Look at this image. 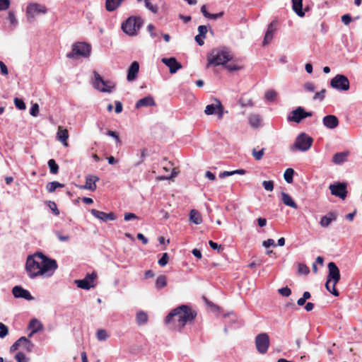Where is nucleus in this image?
<instances>
[{"label": "nucleus", "instance_id": "obj_1", "mask_svg": "<svg viewBox=\"0 0 362 362\" xmlns=\"http://www.w3.org/2000/svg\"><path fill=\"white\" fill-rule=\"evenodd\" d=\"M57 267L56 260L47 257L40 252L28 255L25 263V270L31 279L38 276H51Z\"/></svg>", "mask_w": 362, "mask_h": 362}, {"label": "nucleus", "instance_id": "obj_2", "mask_svg": "<svg viewBox=\"0 0 362 362\" xmlns=\"http://www.w3.org/2000/svg\"><path fill=\"white\" fill-rule=\"evenodd\" d=\"M197 315L190 306L182 305L171 310L166 316L165 323L173 329L181 331L187 324L194 321Z\"/></svg>", "mask_w": 362, "mask_h": 362}, {"label": "nucleus", "instance_id": "obj_3", "mask_svg": "<svg viewBox=\"0 0 362 362\" xmlns=\"http://www.w3.org/2000/svg\"><path fill=\"white\" fill-rule=\"evenodd\" d=\"M329 273L325 283L326 289L334 296H339V293L335 286L340 280L339 269L334 262H329L327 265Z\"/></svg>", "mask_w": 362, "mask_h": 362}, {"label": "nucleus", "instance_id": "obj_4", "mask_svg": "<svg viewBox=\"0 0 362 362\" xmlns=\"http://www.w3.org/2000/svg\"><path fill=\"white\" fill-rule=\"evenodd\" d=\"M232 59L230 52L224 49H214L207 56V67L211 65H225Z\"/></svg>", "mask_w": 362, "mask_h": 362}, {"label": "nucleus", "instance_id": "obj_5", "mask_svg": "<svg viewBox=\"0 0 362 362\" xmlns=\"http://www.w3.org/2000/svg\"><path fill=\"white\" fill-rule=\"evenodd\" d=\"M91 52V46L86 42H77L72 45L71 51L66 54V57L78 59L80 57L87 58Z\"/></svg>", "mask_w": 362, "mask_h": 362}, {"label": "nucleus", "instance_id": "obj_6", "mask_svg": "<svg viewBox=\"0 0 362 362\" xmlns=\"http://www.w3.org/2000/svg\"><path fill=\"white\" fill-rule=\"evenodd\" d=\"M161 168L160 169V180H173L179 173V170L173 166L171 161H168L165 158L160 163Z\"/></svg>", "mask_w": 362, "mask_h": 362}, {"label": "nucleus", "instance_id": "obj_7", "mask_svg": "<svg viewBox=\"0 0 362 362\" xmlns=\"http://www.w3.org/2000/svg\"><path fill=\"white\" fill-rule=\"evenodd\" d=\"M313 139L305 133H300L296 139L294 144L291 147L292 151L296 150L301 151H308L312 146Z\"/></svg>", "mask_w": 362, "mask_h": 362}, {"label": "nucleus", "instance_id": "obj_8", "mask_svg": "<svg viewBox=\"0 0 362 362\" xmlns=\"http://www.w3.org/2000/svg\"><path fill=\"white\" fill-rule=\"evenodd\" d=\"M142 23L141 18L132 16L122 23V28L125 33L129 35H134L141 28Z\"/></svg>", "mask_w": 362, "mask_h": 362}, {"label": "nucleus", "instance_id": "obj_9", "mask_svg": "<svg viewBox=\"0 0 362 362\" xmlns=\"http://www.w3.org/2000/svg\"><path fill=\"white\" fill-rule=\"evenodd\" d=\"M330 86L336 90L346 91L350 88V83L346 76L337 74L332 78Z\"/></svg>", "mask_w": 362, "mask_h": 362}, {"label": "nucleus", "instance_id": "obj_10", "mask_svg": "<svg viewBox=\"0 0 362 362\" xmlns=\"http://www.w3.org/2000/svg\"><path fill=\"white\" fill-rule=\"evenodd\" d=\"M270 340L269 337L267 333H261L255 337V346L257 351L261 354H264L267 352L269 347Z\"/></svg>", "mask_w": 362, "mask_h": 362}, {"label": "nucleus", "instance_id": "obj_11", "mask_svg": "<svg viewBox=\"0 0 362 362\" xmlns=\"http://www.w3.org/2000/svg\"><path fill=\"white\" fill-rule=\"evenodd\" d=\"M215 103L207 105L204 110L206 115H216L218 119H222L224 115V108L221 102L218 99H214Z\"/></svg>", "mask_w": 362, "mask_h": 362}, {"label": "nucleus", "instance_id": "obj_12", "mask_svg": "<svg viewBox=\"0 0 362 362\" xmlns=\"http://www.w3.org/2000/svg\"><path fill=\"white\" fill-rule=\"evenodd\" d=\"M47 12V8L43 4L30 3L26 8V16L34 18L37 15L45 14Z\"/></svg>", "mask_w": 362, "mask_h": 362}, {"label": "nucleus", "instance_id": "obj_13", "mask_svg": "<svg viewBox=\"0 0 362 362\" xmlns=\"http://www.w3.org/2000/svg\"><path fill=\"white\" fill-rule=\"evenodd\" d=\"M312 115V112H305L304 108L298 107L291 112L290 115L288 117V120L299 123L303 119L311 117Z\"/></svg>", "mask_w": 362, "mask_h": 362}, {"label": "nucleus", "instance_id": "obj_14", "mask_svg": "<svg viewBox=\"0 0 362 362\" xmlns=\"http://www.w3.org/2000/svg\"><path fill=\"white\" fill-rule=\"evenodd\" d=\"M346 183L337 182L329 185V188L332 195L344 199L347 195Z\"/></svg>", "mask_w": 362, "mask_h": 362}, {"label": "nucleus", "instance_id": "obj_15", "mask_svg": "<svg viewBox=\"0 0 362 362\" xmlns=\"http://www.w3.org/2000/svg\"><path fill=\"white\" fill-rule=\"evenodd\" d=\"M97 277V274L95 272L91 274H88L86 277L81 280H76V283L78 288L88 290L90 288L95 286L94 281Z\"/></svg>", "mask_w": 362, "mask_h": 362}, {"label": "nucleus", "instance_id": "obj_16", "mask_svg": "<svg viewBox=\"0 0 362 362\" xmlns=\"http://www.w3.org/2000/svg\"><path fill=\"white\" fill-rule=\"evenodd\" d=\"M20 347H23L28 351H31L33 344L25 337H21L10 347V352L13 353Z\"/></svg>", "mask_w": 362, "mask_h": 362}, {"label": "nucleus", "instance_id": "obj_17", "mask_svg": "<svg viewBox=\"0 0 362 362\" xmlns=\"http://www.w3.org/2000/svg\"><path fill=\"white\" fill-rule=\"evenodd\" d=\"M161 61L169 68L170 73L172 74H175L182 67V64L175 57L163 58Z\"/></svg>", "mask_w": 362, "mask_h": 362}, {"label": "nucleus", "instance_id": "obj_18", "mask_svg": "<svg viewBox=\"0 0 362 362\" xmlns=\"http://www.w3.org/2000/svg\"><path fill=\"white\" fill-rule=\"evenodd\" d=\"M90 213L95 218L102 220L105 222L108 221H114L116 219V216L114 213H105L103 211H98L97 209H93L90 210Z\"/></svg>", "mask_w": 362, "mask_h": 362}, {"label": "nucleus", "instance_id": "obj_19", "mask_svg": "<svg viewBox=\"0 0 362 362\" xmlns=\"http://www.w3.org/2000/svg\"><path fill=\"white\" fill-rule=\"evenodd\" d=\"M139 71V64L138 62H133L127 71V80L129 82L134 81L137 78Z\"/></svg>", "mask_w": 362, "mask_h": 362}, {"label": "nucleus", "instance_id": "obj_20", "mask_svg": "<svg viewBox=\"0 0 362 362\" xmlns=\"http://www.w3.org/2000/svg\"><path fill=\"white\" fill-rule=\"evenodd\" d=\"M12 293L16 298H22L28 300L33 299V297L28 290H25L19 286H16L13 288Z\"/></svg>", "mask_w": 362, "mask_h": 362}, {"label": "nucleus", "instance_id": "obj_21", "mask_svg": "<svg viewBox=\"0 0 362 362\" xmlns=\"http://www.w3.org/2000/svg\"><path fill=\"white\" fill-rule=\"evenodd\" d=\"M323 124L328 129H334L339 125L338 118L333 115L325 116L322 119Z\"/></svg>", "mask_w": 362, "mask_h": 362}, {"label": "nucleus", "instance_id": "obj_22", "mask_svg": "<svg viewBox=\"0 0 362 362\" xmlns=\"http://www.w3.org/2000/svg\"><path fill=\"white\" fill-rule=\"evenodd\" d=\"M98 180V177L95 175H88L86 178V185L84 186H81L80 188L95 191L96 189L95 182Z\"/></svg>", "mask_w": 362, "mask_h": 362}, {"label": "nucleus", "instance_id": "obj_23", "mask_svg": "<svg viewBox=\"0 0 362 362\" xmlns=\"http://www.w3.org/2000/svg\"><path fill=\"white\" fill-rule=\"evenodd\" d=\"M276 24V21H273L269 25H268L267 30L265 33V36L263 41V45H267L273 38L274 33L276 30L275 25Z\"/></svg>", "mask_w": 362, "mask_h": 362}, {"label": "nucleus", "instance_id": "obj_24", "mask_svg": "<svg viewBox=\"0 0 362 362\" xmlns=\"http://www.w3.org/2000/svg\"><path fill=\"white\" fill-rule=\"evenodd\" d=\"M57 139L60 141L66 147L69 146L67 140L69 139V132L66 129H64L62 126L58 127Z\"/></svg>", "mask_w": 362, "mask_h": 362}, {"label": "nucleus", "instance_id": "obj_25", "mask_svg": "<svg viewBox=\"0 0 362 362\" xmlns=\"http://www.w3.org/2000/svg\"><path fill=\"white\" fill-rule=\"evenodd\" d=\"M156 106V103L153 98L151 96L144 97L139 100L136 103V108H140L143 107Z\"/></svg>", "mask_w": 362, "mask_h": 362}, {"label": "nucleus", "instance_id": "obj_26", "mask_svg": "<svg viewBox=\"0 0 362 362\" xmlns=\"http://www.w3.org/2000/svg\"><path fill=\"white\" fill-rule=\"evenodd\" d=\"M337 219V216L333 212H329L327 215L322 216L321 218V220L320 221V225L323 227L326 228L329 226V225L334 221Z\"/></svg>", "mask_w": 362, "mask_h": 362}, {"label": "nucleus", "instance_id": "obj_27", "mask_svg": "<svg viewBox=\"0 0 362 362\" xmlns=\"http://www.w3.org/2000/svg\"><path fill=\"white\" fill-rule=\"evenodd\" d=\"M349 152L337 153L332 158V162L335 164L339 165L347 160Z\"/></svg>", "mask_w": 362, "mask_h": 362}, {"label": "nucleus", "instance_id": "obj_28", "mask_svg": "<svg viewBox=\"0 0 362 362\" xmlns=\"http://www.w3.org/2000/svg\"><path fill=\"white\" fill-rule=\"evenodd\" d=\"M281 199H282L283 203L285 205L290 206L291 208H293L295 209H296L298 208V205L296 204V203L294 202L293 198L288 194H287L286 192H282L281 193Z\"/></svg>", "mask_w": 362, "mask_h": 362}, {"label": "nucleus", "instance_id": "obj_29", "mask_svg": "<svg viewBox=\"0 0 362 362\" xmlns=\"http://www.w3.org/2000/svg\"><path fill=\"white\" fill-rule=\"evenodd\" d=\"M189 221L196 225L201 224L202 223L201 214L196 209H192L189 212Z\"/></svg>", "mask_w": 362, "mask_h": 362}, {"label": "nucleus", "instance_id": "obj_30", "mask_svg": "<svg viewBox=\"0 0 362 362\" xmlns=\"http://www.w3.org/2000/svg\"><path fill=\"white\" fill-rule=\"evenodd\" d=\"M124 0H106L105 8L108 11H113L117 9Z\"/></svg>", "mask_w": 362, "mask_h": 362}, {"label": "nucleus", "instance_id": "obj_31", "mask_svg": "<svg viewBox=\"0 0 362 362\" xmlns=\"http://www.w3.org/2000/svg\"><path fill=\"white\" fill-rule=\"evenodd\" d=\"M293 9L300 17L305 16L303 11V0H292Z\"/></svg>", "mask_w": 362, "mask_h": 362}, {"label": "nucleus", "instance_id": "obj_32", "mask_svg": "<svg viewBox=\"0 0 362 362\" xmlns=\"http://www.w3.org/2000/svg\"><path fill=\"white\" fill-rule=\"evenodd\" d=\"M29 327L32 329V332L29 334V337H31L34 333L42 329V325L37 320L33 319L29 323Z\"/></svg>", "mask_w": 362, "mask_h": 362}, {"label": "nucleus", "instance_id": "obj_33", "mask_svg": "<svg viewBox=\"0 0 362 362\" xmlns=\"http://www.w3.org/2000/svg\"><path fill=\"white\" fill-rule=\"evenodd\" d=\"M64 187V184L59 183V182L57 181H53L47 183V185H46V189L49 192L52 193L54 192L57 188H62Z\"/></svg>", "mask_w": 362, "mask_h": 362}, {"label": "nucleus", "instance_id": "obj_34", "mask_svg": "<svg viewBox=\"0 0 362 362\" xmlns=\"http://www.w3.org/2000/svg\"><path fill=\"white\" fill-rule=\"evenodd\" d=\"M136 320L138 325H144L148 321L147 314L143 311H139L136 314Z\"/></svg>", "mask_w": 362, "mask_h": 362}, {"label": "nucleus", "instance_id": "obj_35", "mask_svg": "<svg viewBox=\"0 0 362 362\" xmlns=\"http://www.w3.org/2000/svg\"><path fill=\"white\" fill-rule=\"evenodd\" d=\"M249 122L253 127H258L261 123V119L258 115H251L249 117Z\"/></svg>", "mask_w": 362, "mask_h": 362}, {"label": "nucleus", "instance_id": "obj_36", "mask_svg": "<svg viewBox=\"0 0 362 362\" xmlns=\"http://www.w3.org/2000/svg\"><path fill=\"white\" fill-rule=\"evenodd\" d=\"M294 170L292 168H287L284 172V177L286 182L291 184L293 182V177L294 175Z\"/></svg>", "mask_w": 362, "mask_h": 362}, {"label": "nucleus", "instance_id": "obj_37", "mask_svg": "<svg viewBox=\"0 0 362 362\" xmlns=\"http://www.w3.org/2000/svg\"><path fill=\"white\" fill-rule=\"evenodd\" d=\"M48 166L52 174L55 175L58 173L59 165L57 164L56 161L54 159H49L48 160Z\"/></svg>", "mask_w": 362, "mask_h": 362}, {"label": "nucleus", "instance_id": "obj_38", "mask_svg": "<svg viewBox=\"0 0 362 362\" xmlns=\"http://www.w3.org/2000/svg\"><path fill=\"white\" fill-rule=\"evenodd\" d=\"M96 337L99 341H105L109 335L105 329H99L97 330Z\"/></svg>", "mask_w": 362, "mask_h": 362}, {"label": "nucleus", "instance_id": "obj_39", "mask_svg": "<svg viewBox=\"0 0 362 362\" xmlns=\"http://www.w3.org/2000/svg\"><path fill=\"white\" fill-rule=\"evenodd\" d=\"M277 96V93L274 90H269L265 93L264 98L267 101H274Z\"/></svg>", "mask_w": 362, "mask_h": 362}, {"label": "nucleus", "instance_id": "obj_40", "mask_svg": "<svg viewBox=\"0 0 362 362\" xmlns=\"http://www.w3.org/2000/svg\"><path fill=\"white\" fill-rule=\"evenodd\" d=\"M94 76H95V82L94 85L95 87L98 89L100 88V84L101 85H105V81L103 80V78L100 76L99 74L97 72H94Z\"/></svg>", "mask_w": 362, "mask_h": 362}, {"label": "nucleus", "instance_id": "obj_41", "mask_svg": "<svg viewBox=\"0 0 362 362\" xmlns=\"http://www.w3.org/2000/svg\"><path fill=\"white\" fill-rule=\"evenodd\" d=\"M298 272L300 274L307 275L310 273V269L308 266L304 264H298Z\"/></svg>", "mask_w": 362, "mask_h": 362}, {"label": "nucleus", "instance_id": "obj_42", "mask_svg": "<svg viewBox=\"0 0 362 362\" xmlns=\"http://www.w3.org/2000/svg\"><path fill=\"white\" fill-rule=\"evenodd\" d=\"M102 87H100L99 90L101 92L110 93L114 88V86L111 84L110 82L105 81V85H102Z\"/></svg>", "mask_w": 362, "mask_h": 362}, {"label": "nucleus", "instance_id": "obj_43", "mask_svg": "<svg viewBox=\"0 0 362 362\" xmlns=\"http://www.w3.org/2000/svg\"><path fill=\"white\" fill-rule=\"evenodd\" d=\"M14 104L16 107L21 110H25L26 108L25 104L22 99L15 98Z\"/></svg>", "mask_w": 362, "mask_h": 362}, {"label": "nucleus", "instance_id": "obj_44", "mask_svg": "<svg viewBox=\"0 0 362 362\" xmlns=\"http://www.w3.org/2000/svg\"><path fill=\"white\" fill-rule=\"evenodd\" d=\"M47 206L54 215L58 216L59 214V211L57 209V206L54 202L49 201L47 202Z\"/></svg>", "mask_w": 362, "mask_h": 362}, {"label": "nucleus", "instance_id": "obj_45", "mask_svg": "<svg viewBox=\"0 0 362 362\" xmlns=\"http://www.w3.org/2000/svg\"><path fill=\"white\" fill-rule=\"evenodd\" d=\"M264 153V148H262L259 151H257L256 149H253L252 156L257 160H259L262 158Z\"/></svg>", "mask_w": 362, "mask_h": 362}, {"label": "nucleus", "instance_id": "obj_46", "mask_svg": "<svg viewBox=\"0 0 362 362\" xmlns=\"http://www.w3.org/2000/svg\"><path fill=\"white\" fill-rule=\"evenodd\" d=\"M15 358L17 361V362H28V358L21 351L18 352L15 355Z\"/></svg>", "mask_w": 362, "mask_h": 362}, {"label": "nucleus", "instance_id": "obj_47", "mask_svg": "<svg viewBox=\"0 0 362 362\" xmlns=\"http://www.w3.org/2000/svg\"><path fill=\"white\" fill-rule=\"evenodd\" d=\"M8 334V329L4 323L0 322V338H4Z\"/></svg>", "mask_w": 362, "mask_h": 362}, {"label": "nucleus", "instance_id": "obj_48", "mask_svg": "<svg viewBox=\"0 0 362 362\" xmlns=\"http://www.w3.org/2000/svg\"><path fill=\"white\" fill-rule=\"evenodd\" d=\"M262 186L265 190L272 192L274 189V182L272 180L263 181Z\"/></svg>", "mask_w": 362, "mask_h": 362}, {"label": "nucleus", "instance_id": "obj_49", "mask_svg": "<svg viewBox=\"0 0 362 362\" xmlns=\"http://www.w3.org/2000/svg\"><path fill=\"white\" fill-rule=\"evenodd\" d=\"M11 4L10 0H0V11L7 10Z\"/></svg>", "mask_w": 362, "mask_h": 362}, {"label": "nucleus", "instance_id": "obj_50", "mask_svg": "<svg viewBox=\"0 0 362 362\" xmlns=\"http://www.w3.org/2000/svg\"><path fill=\"white\" fill-rule=\"evenodd\" d=\"M325 89H322L321 91L315 93L313 100H320V101L323 100L325 96Z\"/></svg>", "mask_w": 362, "mask_h": 362}, {"label": "nucleus", "instance_id": "obj_51", "mask_svg": "<svg viewBox=\"0 0 362 362\" xmlns=\"http://www.w3.org/2000/svg\"><path fill=\"white\" fill-rule=\"evenodd\" d=\"M39 113V105L37 103L33 104L30 110V114L33 117H37Z\"/></svg>", "mask_w": 362, "mask_h": 362}, {"label": "nucleus", "instance_id": "obj_52", "mask_svg": "<svg viewBox=\"0 0 362 362\" xmlns=\"http://www.w3.org/2000/svg\"><path fill=\"white\" fill-rule=\"evenodd\" d=\"M169 257L168 253L165 252L162 255L161 258H160V266L164 267L168 262Z\"/></svg>", "mask_w": 362, "mask_h": 362}, {"label": "nucleus", "instance_id": "obj_53", "mask_svg": "<svg viewBox=\"0 0 362 362\" xmlns=\"http://www.w3.org/2000/svg\"><path fill=\"white\" fill-rule=\"evenodd\" d=\"M304 88L307 91L313 92L315 90V86L313 82L308 81L304 84Z\"/></svg>", "mask_w": 362, "mask_h": 362}, {"label": "nucleus", "instance_id": "obj_54", "mask_svg": "<svg viewBox=\"0 0 362 362\" xmlns=\"http://www.w3.org/2000/svg\"><path fill=\"white\" fill-rule=\"evenodd\" d=\"M279 293L282 295L283 296L288 297L291 295V291L288 287H284L279 289Z\"/></svg>", "mask_w": 362, "mask_h": 362}, {"label": "nucleus", "instance_id": "obj_55", "mask_svg": "<svg viewBox=\"0 0 362 362\" xmlns=\"http://www.w3.org/2000/svg\"><path fill=\"white\" fill-rule=\"evenodd\" d=\"M151 0H145V6L148 8L151 11L154 13H157V8L155 6H153L150 1Z\"/></svg>", "mask_w": 362, "mask_h": 362}, {"label": "nucleus", "instance_id": "obj_56", "mask_svg": "<svg viewBox=\"0 0 362 362\" xmlns=\"http://www.w3.org/2000/svg\"><path fill=\"white\" fill-rule=\"evenodd\" d=\"M107 134L110 136H112L113 138L115 139L117 143L118 144H120L121 143V140L117 134V133L116 132H114V131H112V130H108L107 132Z\"/></svg>", "mask_w": 362, "mask_h": 362}, {"label": "nucleus", "instance_id": "obj_57", "mask_svg": "<svg viewBox=\"0 0 362 362\" xmlns=\"http://www.w3.org/2000/svg\"><path fill=\"white\" fill-rule=\"evenodd\" d=\"M207 28L206 25H199L198 27V31H199V35L204 37H206V34L207 33Z\"/></svg>", "mask_w": 362, "mask_h": 362}, {"label": "nucleus", "instance_id": "obj_58", "mask_svg": "<svg viewBox=\"0 0 362 362\" xmlns=\"http://www.w3.org/2000/svg\"><path fill=\"white\" fill-rule=\"evenodd\" d=\"M225 66L230 71H238V70H240L242 69L241 66H239L234 64H229L226 65Z\"/></svg>", "mask_w": 362, "mask_h": 362}, {"label": "nucleus", "instance_id": "obj_59", "mask_svg": "<svg viewBox=\"0 0 362 362\" xmlns=\"http://www.w3.org/2000/svg\"><path fill=\"white\" fill-rule=\"evenodd\" d=\"M0 69H1V73L2 75H7L8 71V69H7V66H6V64L0 60Z\"/></svg>", "mask_w": 362, "mask_h": 362}, {"label": "nucleus", "instance_id": "obj_60", "mask_svg": "<svg viewBox=\"0 0 362 362\" xmlns=\"http://www.w3.org/2000/svg\"><path fill=\"white\" fill-rule=\"evenodd\" d=\"M124 220L126 221H130L132 219H137L138 217L136 214H133V213H126L124 214Z\"/></svg>", "mask_w": 362, "mask_h": 362}, {"label": "nucleus", "instance_id": "obj_61", "mask_svg": "<svg viewBox=\"0 0 362 362\" xmlns=\"http://www.w3.org/2000/svg\"><path fill=\"white\" fill-rule=\"evenodd\" d=\"M341 21L345 24V25H349L351 21V17L350 15L349 14H345V15H343L341 16Z\"/></svg>", "mask_w": 362, "mask_h": 362}, {"label": "nucleus", "instance_id": "obj_62", "mask_svg": "<svg viewBox=\"0 0 362 362\" xmlns=\"http://www.w3.org/2000/svg\"><path fill=\"white\" fill-rule=\"evenodd\" d=\"M204 39H205V37H204L199 35H197L195 36V41L199 46H202L204 44Z\"/></svg>", "mask_w": 362, "mask_h": 362}, {"label": "nucleus", "instance_id": "obj_63", "mask_svg": "<svg viewBox=\"0 0 362 362\" xmlns=\"http://www.w3.org/2000/svg\"><path fill=\"white\" fill-rule=\"evenodd\" d=\"M263 246L265 247H269L270 246L274 245V240L273 239H267L264 240L262 243Z\"/></svg>", "mask_w": 362, "mask_h": 362}, {"label": "nucleus", "instance_id": "obj_64", "mask_svg": "<svg viewBox=\"0 0 362 362\" xmlns=\"http://www.w3.org/2000/svg\"><path fill=\"white\" fill-rule=\"evenodd\" d=\"M115 111L116 113H120L122 111V104L119 101L115 102Z\"/></svg>", "mask_w": 362, "mask_h": 362}]
</instances>
